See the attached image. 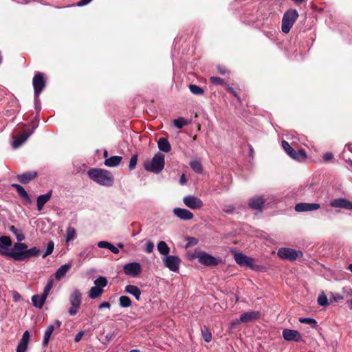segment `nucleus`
<instances>
[{
    "label": "nucleus",
    "mask_w": 352,
    "mask_h": 352,
    "mask_svg": "<svg viewBox=\"0 0 352 352\" xmlns=\"http://www.w3.org/2000/svg\"><path fill=\"white\" fill-rule=\"evenodd\" d=\"M123 271L126 275L135 278L141 273L142 266L137 262L129 263L124 265Z\"/></svg>",
    "instance_id": "obj_13"
},
{
    "label": "nucleus",
    "mask_w": 352,
    "mask_h": 352,
    "mask_svg": "<svg viewBox=\"0 0 352 352\" xmlns=\"http://www.w3.org/2000/svg\"><path fill=\"white\" fill-rule=\"evenodd\" d=\"M27 348V345L19 342L16 348V352H25Z\"/></svg>",
    "instance_id": "obj_51"
},
{
    "label": "nucleus",
    "mask_w": 352,
    "mask_h": 352,
    "mask_svg": "<svg viewBox=\"0 0 352 352\" xmlns=\"http://www.w3.org/2000/svg\"><path fill=\"white\" fill-rule=\"evenodd\" d=\"M9 230L15 236L18 241H23L25 239L24 234L14 226H10L9 227Z\"/></svg>",
    "instance_id": "obj_32"
},
{
    "label": "nucleus",
    "mask_w": 352,
    "mask_h": 352,
    "mask_svg": "<svg viewBox=\"0 0 352 352\" xmlns=\"http://www.w3.org/2000/svg\"><path fill=\"white\" fill-rule=\"evenodd\" d=\"M71 268V264L70 263H66L63 265H61L60 267L57 269L54 274V277L57 280H60L65 276L66 275L67 272Z\"/></svg>",
    "instance_id": "obj_24"
},
{
    "label": "nucleus",
    "mask_w": 352,
    "mask_h": 352,
    "mask_svg": "<svg viewBox=\"0 0 352 352\" xmlns=\"http://www.w3.org/2000/svg\"><path fill=\"white\" fill-rule=\"evenodd\" d=\"M137 162H138V155L135 154V155H132L130 159L129 164V169L130 170L135 169V168L137 165Z\"/></svg>",
    "instance_id": "obj_42"
},
{
    "label": "nucleus",
    "mask_w": 352,
    "mask_h": 352,
    "mask_svg": "<svg viewBox=\"0 0 352 352\" xmlns=\"http://www.w3.org/2000/svg\"><path fill=\"white\" fill-rule=\"evenodd\" d=\"M283 337L287 341H296L298 342L300 340V333L293 329H285L283 331Z\"/></svg>",
    "instance_id": "obj_18"
},
{
    "label": "nucleus",
    "mask_w": 352,
    "mask_h": 352,
    "mask_svg": "<svg viewBox=\"0 0 352 352\" xmlns=\"http://www.w3.org/2000/svg\"><path fill=\"white\" fill-rule=\"evenodd\" d=\"M114 336H115L114 333H109L105 336V339L107 342H109L114 338Z\"/></svg>",
    "instance_id": "obj_60"
},
{
    "label": "nucleus",
    "mask_w": 352,
    "mask_h": 352,
    "mask_svg": "<svg viewBox=\"0 0 352 352\" xmlns=\"http://www.w3.org/2000/svg\"><path fill=\"white\" fill-rule=\"evenodd\" d=\"M38 175L36 171H28L17 175V179L22 184H28Z\"/></svg>",
    "instance_id": "obj_22"
},
{
    "label": "nucleus",
    "mask_w": 352,
    "mask_h": 352,
    "mask_svg": "<svg viewBox=\"0 0 352 352\" xmlns=\"http://www.w3.org/2000/svg\"><path fill=\"white\" fill-rule=\"evenodd\" d=\"M12 186L14 188H15L17 193L22 199H23L24 200H25L28 202L31 201L29 195L28 194V192H26L25 188L21 185L17 184H12Z\"/></svg>",
    "instance_id": "obj_27"
},
{
    "label": "nucleus",
    "mask_w": 352,
    "mask_h": 352,
    "mask_svg": "<svg viewBox=\"0 0 352 352\" xmlns=\"http://www.w3.org/2000/svg\"><path fill=\"white\" fill-rule=\"evenodd\" d=\"M87 175L96 183L104 186H111L114 182L113 175L107 170L91 168L88 170Z\"/></svg>",
    "instance_id": "obj_2"
},
{
    "label": "nucleus",
    "mask_w": 352,
    "mask_h": 352,
    "mask_svg": "<svg viewBox=\"0 0 352 352\" xmlns=\"http://www.w3.org/2000/svg\"><path fill=\"white\" fill-rule=\"evenodd\" d=\"M320 208V204L314 203H300L296 205L295 210L297 212H308L316 210Z\"/></svg>",
    "instance_id": "obj_20"
},
{
    "label": "nucleus",
    "mask_w": 352,
    "mask_h": 352,
    "mask_svg": "<svg viewBox=\"0 0 352 352\" xmlns=\"http://www.w3.org/2000/svg\"><path fill=\"white\" fill-rule=\"evenodd\" d=\"M39 252L40 250L36 247L28 249L27 244L19 241L14 244L13 248L10 251H1V254L10 257L16 261H23L38 256Z\"/></svg>",
    "instance_id": "obj_1"
},
{
    "label": "nucleus",
    "mask_w": 352,
    "mask_h": 352,
    "mask_svg": "<svg viewBox=\"0 0 352 352\" xmlns=\"http://www.w3.org/2000/svg\"><path fill=\"white\" fill-rule=\"evenodd\" d=\"M52 197V190H50L46 194L39 195L36 199L37 210H42L44 205Z\"/></svg>",
    "instance_id": "obj_23"
},
{
    "label": "nucleus",
    "mask_w": 352,
    "mask_h": 352,
    "mask_svg": "<svg viewBox=\"0 0 352 352\" xmlns=\"http://www.w3.org/2000/svg\"><path fill=\"white\" fill-rule=\"evenodd\" d=\"M122 159V158L120 156H118V155L112 156L109 158H107L104 160V164L106 166H108V167H116V166H118L120 164Z\"/></svg>",
    "instance_id": "obj_28"
},
{
    "label": "nucleus",
    "mask_w": 352,
    "mask_h": 352,
    "mask_svg": "<svg viewBox=\"0 0 352 352\" xmlns=\"http://www.w3.org/2000/svg\"><path fill=\"white\" fill-rule=\"evenodd\" d=\"M277 254L280 258L291 261H296L299 256H302V252L287 248H280Z\"/></svg>",
    "instance_id": "obj_9"
},
{
    "label": "nucleus",
    "mask_w": 352,
    "mask_h": 352,
    "mask_svg": "<svg viewBox=\"0 0 352 352\" xmlns=\"http://www.w3.org/2000/svg\"><path fill=\"white\" fill-rule=\"evenodd\" d=\"M235 208L232 205H226L222 208L223 212L226 214H232Z\"/></svg>",
    "instance_id": "obj_47"
},
{
    "label": "nucleus",
    "mask_w": 352,
    "mask_h": 352,
    "mask_svg": "<svg viewBox=\"0 0 352 352\" xmlns=\"http://www.w3.org/2000/svg\"><path fill=\"white\" fill-rule=\"evenodd\" d=\"M227 91L230 92L231 94H232L235 97H236V98L239 100H240V98L239 96H238L236 91L234 89V88L228 86L227 87Z\"/></svg>",
    "instance_id": "obj_56"
},
{
    "label": "nucleus",
    "mask_w": 352,
    "mask_h": 352,
    "mask_svg": "<svg viewBox=\"0 0 352 352\" xmlns=\"http://www.w3.org/2000/svg\"><path fill=\"white\" fill-rule=\"evenodd\" d=\"M109 250L111 252H112L113 254H118V253H119V252H120V251H119V249H118L117 247L114 246V245H113V244H111V245H110V247H109Z\"/></svg>",
    "instance_id": "obj_57"
},
{
    "label": "nucleus",
    "mask_w": 352,
    "mask_h": 352,
    "mask_svg": "<svg viewBox=\"0 0 352 352\" xmlns=\"http://www.w3.org/2000/svg\"><path fill=\"white\" fill-rule=\"evenodd\" d=\"M190 166L196 173H201L203 171L202 165L199 160H192L190 162Z\"/></svg>",
    "instance_id": "obj_34"
},
{
    "label": "nucleus",
    "mask_w": 352,
    "mask_h": 352,
    "mask_svg": "<svg viewBox=\"0 0 352 352\" xmlns=\"http://www.w3.org/2000/svg\"><path fill=\"white\" fill-rule=\"evenodd\" d=\"M110 245H111V243H109L108 241H101L97 243V245L98 248H106V249H109L110 247Z\"/></svg>",
    "instance_id": "obj_48"
},
{
    "label": "nucleus",
    "mask_w": 352,
    "mask_h": 352,
    "mask_svg": "<svg viewBox=\"0 0 352 352\" xmlns=\"http://www.w3.org/2000/svg\"><path fill=\"white\" fill-rule=\"evenodd\" d=\"M70 307L68 313L70 316H75L79 311L82 303V293L78 289H74L69 296Z\"/></svg>",
    "instance_id": "obj_5"
},
{
    "label": "nucleus",
    "mask_w": 352,
    "mask_h": 352,
    "mask_svg": "<svg viewBox=\"0 0 352 352\" xmlns=\"http://www.w3.org/2000/svg\"><path fill=\"white\" fill-rule=\"evenodd\" d=\"M103 157H104V158L105 160H106L107 158H109V157H108V152H107V151H104Z\"/></svg>",
    "instance_id": "obj_62"
},
{
    "label": "nucleus",
    "mask_w": 352,
    "mask_h": 352,
    "mask_svg": "<svg viewBox=\"0 0 352 352\" xmlns=\"http://www.w3.org/2000/svg\"><path fill=\"white\" fill-rule=\"evenodd\" d=\"M292 1L297 3H301L304 2L305 0H292Z\"/></svg>",
    "instance_id": "obj_63"
},
{
    "label": "nucleus",
    "mask_w": 352,
    "mask_h": 352,
    "mask_svg": "<svg viewBox=\"0 0 352 352\" xmlns=\"http://www.w3.org/2000/svg\"><path fill=\"white\" fill-rule=\"evenodd\" d=\"M299 322L300 323L307 324L311 325L312 327H316L317 322L315 319L311 318H300Z\"/></svg>",
    "instance_id": "obj_40"
},
{
    "label": "nucleus",
    "mask_w": 352,
    "mask_h": 352,
    "mask_svg": "<svg viewBox=\"0 0 352 352\" xmlns=\"http://www.w3.org/2000/svg\"><path fill=\"white\" fill-rule=\"evenodd\" d=\"M173 212L175 216L184 221L190 220L194 217L190 211L185 208H175Z\"/></svg>",
    "instance_id": "obj_19"
},
{
    "label": "nucleus",
    "mask_w": 352,
    "mask_h": 352,
    "mask_svg": "<svg viewBox=\"0 0 352 352\" xmlns=\"http://www.w3.org/2000/svg\"><path fill=\"white\" fill-rule=\"evenodd\" d=\"M164 155L158 152L154 155L151 160L145 161L143 166L146 170L158 174L164 169Z\"/></svg>",
    "instance_id": "obj_3"
},
{
    "label": "nucleus",
    "mask_w": 352,
    "mask_h": 352,
    "mask_svg": "<svg viewBox=\"0 0 352 352\" xmlns=\"http://www.w3.org/2000/svg\"><path fill=\"white\" fill-rule=\"evenodd\" d=\"M94 286L91 287L89 291V297L91 299H96L102 296L104 292V288L107 285L108 281L106 277L99 276L94 282Z\"/></svg>",
    "instance_id": "obj_7"
},
{
    "label": "nucleus",
    "mask_w": 352,
    "mask_h": 352,
    "mask_svg": "<svg viewBox=\"0 0 352 352\" xmlns=\"http://www.w3.org/2000/svg\"><path fill=\"white\" fill-rule=\"evenodd\" d=\"M124 291L126 293L133 296L137 300L140 299L141 290L138 287L133 285H128L125 287Z\"/></svg>",
    "instance_id": "obj_25"
},
{
    "label": "nucleus",
    "mask_w": 352,
    "mask_h": 352,
    "mask_svg": "<svg viewBox=\"0 0 352 352\" xmlns=\"http://www.w3.org/2000/svg\"><path fill=\"white\" fill-rule=\"evenodd\" d=\"M157 146L161 151L168 153L171 150V146L166 138H160L157 142Z\"/></svg>",
    "instance_id": "obj_29"
},
{
    "label": "nucleus",
    "mask_w": 352,
    "mask_h": 352,
    "mask_svg": "<svg viewBox=\"0 0 352 352\" xmlns=\"http://www.w3.org/2000/svg\"><path fill=\"white\" fill-rule=\"evenodd\" d=\"M182 201L186 206L192 210L200 209L204 205L201 199L194 195L185 196Z\"/></svg>",
    "instance_id": "obj_14"
},
{
    "label": "nucleus",
    "mask_w": 352,
    "mask_h": 352,
    "mask_svg": "<svg viewBox=\"0 0 352 352\" xmlns=\"http://www.w3.org/2000/svg\"><path fill=\"white\" fill-rule=\"evenodd\" d=\"M164 265L169 270L177 272L179 270L181 259L175 255H167L162 258Z\"/></svg>",
    "instance_id": "obj_10"
},
{
    "label": "nucleus",
    "mask_w": 352,
    "mask_h": 352,
    "mask_svg": "<svg viewBox=\"0 0 352 352\" xmlns=\"http://www.w3.org/2000/svg\"><path fill=\"white\" fill-rule=\"evenodd\" d=\"M110 307H111V305H110V303L109 302H102L98 306V308L100 309H104V308L110 309Z\"/></svg>",
    "instance_id": "obj_54"
},
{
    "label": "nucleus",
    "mask_w": 352,
    "mask_h": 352,
    "mask_svg": "<svg viewBox=\"0 0 352 352\" xmlns=\"http://www.w3.org/2000/svg\"><path fill=\"white\" fill-rule=\"evenodd\" d=\"M32 85L34 92V100L36 108L40 105L38 96L43 91L46 85V81L43 73L36 72L32 80Z\"/></svg>",
    "instance_id": "obj_4"
},
{
    "label": "nucleus",
    "mask_w": 352,
    "mask_h": 352,
    "mask_svg": "<svg viewBox=\"0 0 352 352\" xmlns=\"http://www.w3.org/2000/svg\"><path fill=\"white\" fill-rule=\"evenodd\" d=\"M119 305L122 308H127L131 306L132 302L130 298L127 296H121L119 298Z\"/></svg>",
    "instance_id": "obj_33"
},
{
    "label": "nucleus",
    "mask_w": 352,
    "mask_h": 352,
    "mask_svg": "<svg viewBox=\"0 0 352 352\" xmlns=\"http://www.w3.org/2000/svg\"><path fill=\"white\" fill-rule=\"evenodd\" d=\"M46 299L47 298L45 296H44L43 295H33L32 296V304L33 305L36 307V308H38V309H41L45 301H46Z\"/></svg>",
    "instance_id": "obj_26"
},
{
    "label": "nucleus",
    "mask_w": 352,
    "mask_h": 352,
    "mask_svg": "<svg viewBox=\"0 0 352 352\" xmlns=\"http://www.w3.org/2000/svg\"><path fill=\"white\" fill-rule=\"evenodd\" d=\"M318 303L320 306H327L328 305L327 297L324 294H321L318 298Z\"/></svg>",
    "instance_id": "obj_44"
},
{
    "label": "nucleus",
    "mask_w": 352,
    "mask_h": 352,
    "mask_svg": "<svg viewBox=\"0 0 352 352\" xmlns=\"http://www.w3.org/2000/svg\"><path fill=\"white\" fill-rule=\"evenodd\" d=\"M234 258L236 263L242 267H248L252 270L258 268V265L254 263V259L241 252H234Z\"/></svg>",
    "instance_id": "obj_8"
},
{
    "label": "nucleus",
    "mask_w": 352,
    "mask_h": 352,
    "mask_svg": "<svg viewBox=\"0 0 352 352\" xmlns=\"http://www.w3.org/2000/svg\"><path fill=\"white\" fill-rule=\"evenodd\" d=\"M54 330V327L53 325H50L47 328V329L45 331L44 338L43 344V345L46 346L48 344L49 340Z\"/></svg>",
    "instance_id": "obj_35"
},
{
    "label": "nucleus",
    "mask_w": 352,
    "mask_h": 352,
    "mask_svg": "<svg viewBox=\"0 0 352 352\" xmlns=\"http://www.w3.org/2000/svg\"><path fill=\"white\" fill-rule=\"evenodd\" d=\"M201 335H202L204 340L206 342H210L211 341L212 335H211V333L210 332L209 329L207 327H204L201 329Z\"/></svg>",
    "instance_id": "obj_39"
},
{
    "label": "nucleus",
    "mask_w": 352,
    "mask_h": 352,
    "mask_svg": "<svg viewBox=\"0 0 352 352\" xmlns=\"http://www.w3.org/2000/svg\"><path fill=\"white\" fill-rule=\"evenodd\" d=\"M189 89L192 94L194 95L199 96L204 94V89L198 85H190Z\"/></svg>",
    "instance_id": "obj_37"
},
{
    "label": "nucleus",
    "mask_w": 352,
    "mask_h": 352,
    "mask_svg": "<svg viewBox=\"0 0 352 352\" xmlns=\"http://www.w3.org/2000/svg\"><path fill=\"white\" fill-rule=\"evenodd\" d=\"M154 250V243L151 241H148L145 244L144 250L147 253H151Z\"/></svg>",
    "instance_id": "obj_46"
},
{
    "label": "nucleus",
    "mask_w": 352,
    "mask_h": 352,
    "mask_svg": "<svg viewBox=\"0 0 352 352\" xmlns=\"http://www.w3.org/2000/svg\"><path fill=\"white\" fill-rule=\"evenodd\" d=\"M54 243L53 241H50V242H48L47 245V248H46V250H45V253L43 254V258H45L46 256L50 255L53 250H54Z\"/></svg>",
    "instance_id": "obj_41"
},
{
    "label": "nucleus",
    "mask_w": 352,
    "mask_h": 352,
    "mask_svg": "<svg viewBox=\"0 0 352 352\" xmlns=\"http://www.w3.org/2000/svg\"><path fill=\"white\" fill-rule=\"evenodd\" d=\"M217 71H218V73H219L221 74H226L228 72V70L226 69V68L224 67H222V66H218Z\"/></svg>",
    "instance_id": "obj_58"
},
{
    "label": "nucleus",
    "mask_w": 352,
    "mask_h": 352,
    "mask_svg": "<svg viewBox=\"0 0 352 352\" xmlns=\"http://www.w3.org/2000/svg\"><path fill=\"white\" fill-rule=\"evenodd\" d=\"M197 258L201 264L206 266H215L219 263L218 260L215 257L205 252H200L193 255L192 258Z\"/></svg>",
    "instance_id": "obj_11"
},
{
    "label": "nucleus",
    "mask_w": 352,
    "mask_h": 352,
    "mask_svg": "<svg viewBox=\"0 0 352 352\" xmlns=\"http://www.w3.org/2000/svg\"><path fill=\"white\" fill-rule=\"evenodd\" d=\"M298 17V13L295 9L287 10L283 16L281 30L283 32L289 33L294 22Z\"/></svg>",
    "instance_id": "obj_6"
},
{
    "label": "nucleus",
    "mask_w": 352,
    "mask_h": 352,
    "mask_svg": "<svg viewBox=\"0 0 352 352\" xmlns=\"http://www.w3.org/2000/svg\"><path fill=\"white\" fill-rule=\"evenodd\" d=\"M210 80L212 83L217 85H223L225 83L224 80L220 77L212 76L210 78Z\"/></svg>",
    "instance_id": "obj_43"
},
{
    "label": "nucleus",
    "mask_w": 352,
    "mask_h": 352,
    "mask_svg": "<svg viewBox=\"0 0 352 352\" xmlns=\"http://www.w3.org/2000/svg\"><path fill=\"white\" fill-rule=\"evenodd\" d=\"M265 201L263 197L256 196L249 200V206L253 210H261Z\"/></svg>",
    "instance_id": "obj_21"
},
{
    "label": "nucleus",
    "mask_w": 352,
    "mask_h": 352,
    "mask_svg": "<svg viewBox=\"0 0 352 352\" xmlns=\"http://www.w3.org/2000/svg\"><path fill=\"white\" fill-rule=\"evenodd\" d=\"M85 334V332L83 331H79L75 336L74 338V342H78L82 338V336H84Z\"/></svg>",
    "instance_id": "obj_52"
},
{
    "label": "nucleus",
    "mask_w": 352,
    "mask_h": 352,
    "mask_svg": "<svg viewBox=\"0 0 352 352\" xmlns=\"http://www.w3.org/2000/svg\"><path fill=\"white\" fill-rule=\"evenodd\" d=\"M333 155L331 153H326L324 156L323 159L324 161H329L333 158Z\"/></svg>",
    "instance_id": "obj_59"
},
{
    "label": "nucleus",
    "mask_w": 352,
    "mask_h": 352,
    "mask_svg": "<svg viewBox=\"0 0 352 352\" xmlns=\"http://www.w3.org/2000/svg\"><path fill=\"white\" fill-rule=\"evenodd\" d=\"M77 236L76 229L73 227L69 226L66 230L65 242L69 243L70 241L74 240Z\"/></svg>",
    "instance_id": "obj_31"
},
{
    "label": "nucleus",
    "mask_w": 352,
    "mask_h": 352,
    "mask_svg": "<svg viewBox=\"0 0 352 352\" xmlns=\"http://www.w3.org/2000/svg\"><path fill=\"white\" fill-rule=\"evenodd\" d=\"M282 146L287 154L292 159L300 160L306 157V153L303 149L296 151L287 141H282Z\"/></svg>",
    "instance_id": "obj_12"
},
{
    "label": "nucleus",
    "mask_w": 352,
    "mask_h": 352,
    "mask_svg": "<svg viewBox=\"0 0 352 352\" xmlns=\"http://www.w3.org/2000/svg\"><path fill=\"white\" fill-rule=\"evenodd\" d=\"M261 314L258 311H248L242 314L241 320L243 323H248L255 321L260 318Z\"/></svg>",
    "instance_id": "obj_17"
},
{
    "label": "nucleus",
    "mask_w": 352,
    "mask_h": 352,
    "mask_svg": "<svg viewBox=\"0 0 352 352\" xmlns=\"http://www.w3.org/2000/svg\"><path fill=\"white\" fill-rule=\"evenodd\" d=\"M91 252L90 248H87L80 252L79 256L82 258H87Z\"/></svg>",
    "instance_id": "obj_50"
},
{
    "label": "nucleus",
    "mask_w": 352,
    "mask_h": 352,
    "mask_svg": "<svg viewBox=\"0 0 352 352\" xmlns=\"http://www.w3.org/2000/svg\"><path fill=\"white\" fill-rule=\"evenodd\" d=\"M92 0H80V1H78L76 4L77 6L78 7H82V6H85L87 4H89Z\"/></svg>",
    "instance_id": "obj_53"
},
{
    "label": "nucleus",
    "mask_w": 352,
    "mask_h": 352,
    "mask_svg": "<svg viewBox=\"0 0 352 352\" xmlns=\"http://www.w3.org/2000/svg\"><path fill=\"white\" fill-rule=\"evenodd\" d=\"M12 298L14 302H19L22 300L21 295L16 291L12 292Z\"/></svg>",
    "instance_id": "obj_49"
},
{
    "label": "nucleus",
    "mask_w": 352,
    "mask_h": 352,
    "mask_svg": "<svg viewBox=\"0 0 352 352\" xmlns=\"http://www.w3.org/2000/svg\"><path fill=\"white\" fill-rule=\"evenodd\" d=\"M190 240H191V242H190L191 243H192V244L197 243V240L195 238H191Z\"/></svg>",
    "instance_id": "obj_64"
},
{
    "label": "nucleus",
    "mask_w": 352,
    "mask_h": 352,
    "mask_svg": "<svg viewBox=\"0 0 352 352\" xmlns=\"http://www.w3.org/2000/svg\"><path fill=\"white\" fill-rule=\"evenodd\" d=\"M53 285H54V280L52 278H51L48 280L46 285L45 286V288L43 289L42 295H43L46 298H47L52 288L53 287Z\"/></svg>",
    "instance_id": "obj_36"
},
{
    "label": "nucleus",
    "mask_w": 352,
    "mask_h": 352,
    "mask_svg": "<svg viewBox=\"0 0 352 352\" xmlns=\"http://www.w3.org/2000/svg\"><path fill=\"white\" fill-rule=\"evenodd\" d=\"M241 322V317L239 319H236L230 324L231 328H236Z\"/></svg>",
    "instance_id": "obj_55"
},
{
    "label": "nucleus",
    "mask_w": 352,
    "mask_h": 352,
    "mask_svg": "<svg viewBox=\"0 0 352 352\" xmlns=\"http://www.w3.org/2000/svg\"><path fill=\"white\" fill-rule=\"evenodd\" d=\"M29 340H30V333H29V331H25L23 336H22V338L20 340V343L21 344H25L28 346V342H29Z\"/></svg>",
    "instance_id": "obj_45"
},
{
    "label": "nucleus",
    "mask_w": 352,
    "mask_h": 352,
    "mask_svg": "<svg viewBox=\"0 0 352 352\" xmlns=\"http://www.w3.org/2000/svg\"><path fill=\"white\" fill-rule=\"evenodd\" d=\"M38 124H36L32 129H26L23 131V133L19 135L17 137H15L12 141V147L14 148H17L21 146L27 140L28 138L34 133V129L37 127Z\"/></svg>",
    "instance_id": "obj_15"
},
{
    "label": "nucleus",
    "mask_w": 352,
    "mask_h": 352,
    "mask_svg": "<svg viewBox=\"0 0 352 352\" xmlns=\"http://www.w3.org/2000/svg\"><path fill=\"white\" fill-rule=\"evenodd\" d=\"M157 248L159 253L164 256H166L170 253V248L165 241H160L157 245Z\"/></svg>",
    "instance_id": "obj_30"
},
{
    "label": "nucleus",
    "mask_w": 352,
    "mask_h": 352,
    "mask_svg": "<svg viewBox=\"0 0 352 352\" xmlns=\"http://www.w3.org/2000/svg\"><path fill=\"white\" fill-rule=\"evenodd\" d=\"M173 124L177 129H182L184 126L187 125L188 122L184 118H179L173 120Z\"/></svg>",
    "instance_id": "obj_38"
},
{
    "label": "nucleus",
    "mask_w": 352,
    "mask_h": 352,
    "mask_svg": "<svg viewBox=\"0 0 352 352\" xmlns=\"http://www.w3.org/2000/svg\"><path fill=\"white\" fill-rule=\"evenodd\" d=\"M329 205L333 208L352 210V202L344 198L334 199L330 201Z\"/></svg>",
    "instance_id": "obj_16"
},
{
    "label": "nucleus",
    "mask_w": 352,
    "mask_h": 352,
    "mask_svg": "<svg viewBox=\"0 0 352 352\" xmlns=\"http://www.w3.org/2000/svg\"><path fill=\"white\" fill-rule=\"evenodd\" d=\"M186 183V178L185 175L183 174L179 179V184L182 185H184Z\"/></svg>",
    "instance_id": "obj_61"
}]
</instances>
